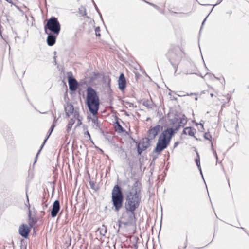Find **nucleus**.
I'll use <instances>...</instances> for the list:
<instances>
[{
  "instance_id": "f257e3e1",
  "label": "nucleus",
  "mask_w": 249,
  "mask_h": 249,
  "mask_svg": "<svg viewBox=\"0 0 249 249\" xmlns=\"http://www.w3.org/2000/svg\"><path fill=\"white\" fill-rule=\"evenodd\" d=\"M142 183L138 180L136 181L132 188L127 193L124 204V211H123L118 220V227L120 228L121 224L124 226H133L137 220L136 210L139 208L141 202V192Z\"/></svg>"
},
{
  "instance_id": "f03ea898",
  "label": "nucleus",
  "mask_w": 249,
  "mask_h": 249,
  "mask_svg": "<svg viewBox=\"0 0 249 249\" xmlns=\"http://www.w3.org/2000/svg\"><path fill=\"white\" fill-rule=\"evenodd\" d=\"M187 123L186 117L184 114L182 115L181 119L178 122L175 128L170 127L165 129L160 135L156 143V146L153 150V152L160 153L169 145L172 137L177 133L181 126Z\"/></svg>"
},
{
  "instance_id": "7ed1b4c3",
  "label": "nucleus",
  "mask_w": 249,
  "mask_h": 249,
  "mask_svg": "<svg viewBox=\"0 0 249 249\" xmlns=\"http://www.w3.org/2000/svg\"><path fill=\"white\" fill-rule=\"evenodd\" d=\"M85 104L92 115L97 114L99 109L100 100L97 92L91 87L87 89Z\"/></svg>"
},
{
  "instance_id": "20e7f679",
  "label": "nucleus",
  "mask_w": 249,
  "mask_h": 249,
  "mask_svg": "<svg viewBox=\"0 0 249 249\" xmlns=\"http://www.w3.org/2000/svg\"><path fill=\"white\" fill-rule=\"evenodd\" d=\"M112 210L116 212H118L124 206V196L123 189L118 184H116L111 191Z\"/></svg>"
},
{
  "instance_id": "39448f33",
  "label": "nucleus",
  "mask_w": 249,
  "mask_h": 249,
  "mask_svg": "<svg viewBox=\"0 0 249 249\" xmlns=\"http://www.w3.org/2000/svg\"><path fill=\"white\" fill-rule=\"evenodd\" d=\"M183 54V51L178 46H174L170 48L167 54L168 61L175 69V75H176L178 65L182 58Z\"/></svg>"
},
{
  "instance_id": "423d86ee",
  "label": "nucleus",
  "mask_w": 249,
  "mask_h": 249,
  "mask_svg": "<svg viewBox=\"0 0 249 249\" xmlns=\"http://www.w3.org/2000/svg\"><path fill=\"white\" fill-rule=\"evenodd\" d=\"M61 30V25L57 18L52 16L47 19L44 25V31L46 34L51 32L55 34H59Z\"/></svg>"
},
{
  "instance_id": "0eeeda50",
  "label": "nucleus",
  "mask_w": 249,
  "mask_h": 249,
  "mask_svg": "<svg viewBox=\"0 0 249 249\" xmlns=\"http://www.w3.org/2000/svg\"><path fill=\"white\" fill-rule=\"evenodd\" d=\"M151 141L147 137L143 138L137 144V152L139 155L151 145Z\"/></svg>"
},
{
  "instance_id": "6e6552de",
  "label": "nucleus",
  "mask_w": 249,
  "mask_h": 249,
  "mask_svg": "<svg viewBox=\"0 0 249 249\" xmlns=\"http://www.w3.org/2000/svg\"><path fill=\"white\" fill-rule=\"evenodd\" d=\"M67 77L70 92L71 94H73L77 89L78 82L73 77V74L71 71L67 72Z\"/></svg>"
},
{
  "instance_id": "1a4fd4ad",
  "label": "nucleus",
  "mask_w": 249,
  "mask_h": 249,
  "mask_svg": "<svg viewBox=\"0 0 249 249\" xmlns=\"http://www.w3.org/2000/svg\"><path fill=\"white\" fill-rule=\"evenodd\" d=\"M162 129L163 126L160 124L150 127L147 132V138L152 141Z\"/></svg>"
},
{
  "instance_id": "9d476101",
  "label": "nucleus",
  "mask_w": 249,
  "mask_h": 249,
  "mask_svg": "<svg viewBox=\"0 0 249 249\" xmlns=\"http://www.w3.org/2000/svg\"><path fill=\"white\" fill-rule=\"evenodd\" d=\"M26 199H27L26 202H27V203L28 204V205L26 204H25V205L28 206V225H29L28 227L31 229L36 223L37 220L32 216V213H31V211L30 210V205L29 203V197H28V196L27 192L26 193Z\"/></svg>"
},
{
  "instance_id": "9b49d317",
  "label": "nucleus",
  "mask_w": 249,
  "mask_h": 249,
  "mask_svg": "<svg viewBox=\"0 0 249 249\" xmlns=\"http://www.w3.org/2000/svg\"><path fill=\"white\" fill-rule=\"evenodd\" d=\"M31 228L26 224H22L19 227L18 232L22 237L27 239L29 237Z\"/></svg>"
},
{
  "instance_id": "f8f14e48",
  "label": "nucleus",
  "mask_w": 249,
  "mask_h": 249,
  "mask_svg": "<svg viewBox=\"0 0 249 249\" xmlns=\"http://www.w3.org/2000/svg\"><path fill=\"white\" fill-rule=\"evenodd\" d=\"M55 126V124H54V123H53L50 128V129L49 130L48 132V136H47V137L45 139V140H44L43 141V142L42 143V144H41V146H40V149H39V150L38 151L36 156V157H35V161H34V164L36 162V160H37V157H38V156L39 155V154H40L41 151L42 150L43 146H44L45 143L46 142L48 138L49 137V136H50V135L51 134V133H52L53 131V130L54 127Z\"/></svg>"
},
{
  "instance_id": "ddd939ff",
  "label": "nucleus",
  "mask_w": 249,
  "mask_h": 249,
  "mask_svg": "<svg viewBox=\"0 0 249 249\" xmlns=\"http://www.w3.org/2000/svg\"><path fill=\"white\" fill-rule=\"evenodd\" d=\"M118 82L119 89L122 91H124L126 87V80L124 73H120Z\"/></svg>"
},
{
  "instance_id": "4468645a",
  "label": "nucleus",
  "mask_w": 249,
  "mask_h": 249,
  "mask_svg": "<svg viewBox=\"0 0 249 249\" xmlns=\"http://www.w3.org/2000/svg\"><path fill=\"white\" fill-rule=\"evenodd\" d=\"M60 210V205L59 200L57 199L55 200L53 204V208L51 210V214L52 217H55L58 214Z\"/></svg>"
},
{
  "instance_id": "2eb2a0df",
  "label": "nucleus",
  "mask_w": 249,
  "mask_h": 249,
  "mask_svg": "<svg viewBox=\"0 0 249 249\" xmlns=\"http://www.w3.org/2000/svg\"><path fill=\"white\" fill-rule=\"evenodd\" d=\"M48 36L47 37V43L48 46H52L55 44L56 38L59 34H55L51 32H48Z\"/></svg>"
},
{
  "instance_id": "dca6fc26",
  "label": "nucleus",
  "mask_w": 249,
  "mask_h": 249,
  "mask_svg": "<svg viewBox=\"0 0 249 249\" xmlns=\"http://www.w3.org/2000/svg\"><path fill=\"white\" fill-rule=\"evenodd\" d=\"M64 109L66 116L69 117L71 115L73 114V117H74L75 110L74 109L73 106L71 103H68L67 106L65 107Z\"/></svg>"
},
{
  "instance_id": "f3484780",
  "label": "nucleus",
  "mask_w": 249,
  "mask_h": 249,
  "mask_svg": "<svg viewBox=\"0 0 249 249\" xmlns=\"http://www.w3.org/2000/svg\"><path fill=\"white\" fill-rule=\"evenodd\" d=\"M182 115V114L179 113H175L173 118H170L169 119L170 124L173 125L177 123H178V122L180 121V119H181Z\"/></svg>"
},
{
  "instance_id": "a211bd4d",
  "label": "nucleus",
  "mask_w": 249,
  "mask_h": 249,
  "mask_svg": "<svg viewBox=\"0 0 249 249\" xmlns=\"http://www.w3.org/2000/svg\"><path fill=\"white\" fill-rule=\"evenodd\" d=\"M100 132L103 135L106 140L109 142H112L113 136L112 134L108 132H104L102 129H100Z\"/></svg>"
},
{
  "instance_id": "6ab92c4d",
  "label": "nucleus",
  "mask_w": 249,
  "mask_h": 249,
  "mask_svg": "<svg viewBox=\"0 0 249 249\" xmlns=\"http://www.w3.org/2000/svg\"><path fill=\"white\" fill-rule=\"evenodd\" d=\"M74 118L75 119V120L76 119H77V124L76 125V126L74 127V129H75L77 126L80 125L82 124V118L80 116L78 111H77L76 109L75 110Z\"/></svg>"
},
{
  "instance_id": "aec40b11",
  "label": "nucleus",
  "mask_w": 249,
  "mask_h": 249,
  "mask_svg": "<svg viewBox=\"0 0 249 249\" xmlns=\"http://www.w3.org/2000/svg\"><path fill=\"white\" fill-rule=\"evenodd\" d=\"M196 158L195 159V162L196 163V166H197L198 168L199 169V170L200 171V173L202 176V178L204 179L201 168L200 166V157L199 154L197 151H196Z\"/></svg>"
},
{
  "instance_id": "412c9836",
  "label": "nucleus",
  "mask_w": 249,
  "mask_h": 249,
  "mask_svg": "<svg viewBox=\"0 0 249 249\" xmlns=\"http://www.w3.org/2000/svg\"><path fill=\"white\" fill-rule=\"evenodd\" d=\"M75 123V119L73 117L69 120L66 127V132L69 133L71 130L73 124Z\"/></svg>"
},
{
  "instance_id": "4be33fe9",
  "label": "nucleus",
  "mask_w": 249,
  "mask_h": 249,
  "mask_svg": "<svg viewBox=\"0 0 249 249\" xmlns=\"http://www.w3.org/2000/svg\"><path fill=\"white\" fill-rule=\"evenodd\" d=\"M93 117L92 119V122L95 125V129H101L100 127V124L98 122V118L97 116V114L92 115Z\"/></svg>"
},
{
  "instance_id": "5701e85b",
  "label": "nucleus",
  "mask_w": 249,
  "mask_h": 249,
  "mask_svg": "<svg viewBox=\"0 0 249 249\" xmlns=\"http://www.w3.org/2000/svg\"><path fill=\"white\" fill-rule=\"evenodd\" d=\"M188 128L187 134L190 136L194 137L197 141L200 140V139H197L195 136V134L196 133V129L191 126L188 127Z\"/></svg>"
},
{
  "instance_id": "b1692460",
  "label": "nucleus",
  "mask_w": 249,
  "mask_h": 249,
  "mask_svg": "<svg viewBox=\"0 0 249 249\" xmlns=\"http://www.w3.org/2000/svg\"><path fill=\"white\" fill-rule=\"evenodd\" d=\"M98 231H99L100 234L102 236H105L107 232V228L105 225H103L101 227L98 229Z\"/></svg>"
},
{
  "instance_id": "393cba45",
  "label": "nucleus",
  "mask_w": 249,
  "mask_h": 249,
  "mask_svg": "<svg viewBox=\"0 0 249 249\" xmlns=\"http://www.w3.org/2000/svg\"><path fill=\"white\" fill-rule=\"evenodd\" d=\"M144 2H145V3H147L148 4L152 6V7H153L154 8H155L156 9H157L160 13H161V14H163L164 13V11L163 10H162L160 8L159 6H158L157 5H156V4H154V3H151V2H148L145 0H142Z\"/></svg>"
},
{
  "instance_id": "a878e982",
  "label": "nucleus",
  "mask_w": 249,
  "mask_h": 249,
  "mask_svg": "<svg viewBox=\"0 0 249 249\" xmlns=\"http://www.w3.org/2000/svg\"><path fill=\"white\" fill-rule=\"evenodd\" d=\"M115 127L117 128V131L118 133H123L125 131V130L122 126L118 121L115 122Z\"/></svg>"
},
{
  "instance_id": "bb28decb",
  "label": "nucleus",
  "mask_w": 249,
  "mask_h": 249,
  "mask_svg": "<svg viewBox=\"0 0 249 249\" xmlns=\"http://www.w3.org/2000/svg\"><path fill=\"white\" fill-rule=\"evenodd\" d=\"M103 82L107 83L109 88L111 87V79L108 76H104L103 77Z\"/></svg>"
},
{
  "instance_id": "cd10ccee",
  "label": "nucleus",
  "mask_w": 249,
  "mask_h": 249,
  "mask_svg": "<svg viewBox=\"0 0 249 249\" xmlns=\"http://www.w3.org/2000/svg\"><path fill=\"white\" fill-rule=\"evenodd\" d=\"M78 13L82 17L86 16L87 15L86 8L83 6H80L78 9Z\"/></svg>"
},
{
  "instance_id": "c85d7f7f",
  "label": "nucleus",
  "mask_w": 249,
  "mask_h": 249,
  "mask_svg": "<svg viewBox=\"0 0 249 249\" xmlns=\"http://www.w3.org/2000/svg\"><path fill=\"white\" fill-rule=\"evenodd\" d=\"M193 122L195 123V124L196 126H197L198 125H200L201 129H198L200 131L202 132V131H203V130H204V122L203 120H201L199 123L196 122L195 121H193Z\"/></svg>"
},
{
  "instance_id": "c756f323",
  "label": "nucleus",
  "mask_w": 249,
  "mask_h": 249,
  "mask_svg": "<svg viewBox=\"0 0 249 249\" xmlns=\"http://www.w3.org/2000/svg\"><path fill=\"white\" fill-rule=\"evenodd\" d=\"M89 184L90 188L92 189H93V190H94L95 191L98 190V187L96 186V185L95 184V183H94V182L93 181L89 180Z\"/></svg>"
},
{
  "instance_id": "7c9ffc66",
  "label": "nucleus",
  "mask_w": 249,
  "mask_h": 249,
  "mask_svg": "<svg viewBox=\"0 0 249 249\" xmlns=\"http://www.w3.org/2000/svg\"><path fill=\"white\" fill-rule=\"evenodd\" d=\"M84 135L86 136H87V138H88L89 141H90V142L93 144H94L93 141H92L90 135L89 133V132L87 130L84 133Z\"/></svg>"
},
{
  "instance_id": "2f4dec72",
  "label": "nucleus",
  "mask_w": 249,
  "mask_h": 249,
  "mask_svg": "<svg viewBox=\"0 0 249 249\" xmlns=\"http://www.w3.org/2000/svg\"><path fill=\"white\" fill-rule=\"evenodd\" d=\"M204 138L205 139L209 140L210 142H211L212 136L209 133H205L204 134Z\"/></svg>"
},
{
  "instance_id": "473e14b6",
  "label": "nucleus",
  "mask_w": 249,
  "mask_h": 249,
  "mask_svg": "<svg viewBox=\"0 0 249 249\" xmlns=\"http://www.w3.org/2000/svg\"><path fill=\"white\" fill-rule=\"evenodd\" d=\"M149 101H144L142 103V105L146 107H147L148 108H152V105L151 104L149 103Z\"/></svg>"
},
{
  "instance_id": "72a5a7b5",
  "label": "nucleus",
  "mask_w": 249,
  "mask_h": 249,
  "mask_svg": "<svg viewBox=\"0 0 249 249\" xmlns=\"http://www.w3.org/2000/svg\"><path fill=\"white\" fill-rule=\"evenodd\" d=\"M95 35L97 36H99V37L101 36V34L100 33V29L99 26L96 27L95 28Z\"/></svg>"
},
{
  "instance_id": "f704fd0d",
  "label": "nucleus",
  "mask_w": 249,
  "mask_h": 249,
  "mask_svg": "<svg viewBox=\"0 0 249 249\" xmlns=\"http://www.w3.org/2000/svg\"><path fill=\"white\" fill-rule=\"evenodd\" d=\"M213 8H212V9H211V10L210 12L209 13V14L207 16V17L204 18V20H203V21H202V24H201V28H200V31H199V32H201V30H202V27H203V25L204 24V23H205V21H206V20H207V18L208 17V16H209V15L210 14V13H211V12L213 11Z\"/></svg>"
},
{
  "instance_id": "c9c22d12",
  "label": "nucleus",
  "mask_w": 249,
  "mask_h": 249,
  "mask_svg": "<svg viewBox=\"0 0 249 249\" xmlns=\"http://www.w3.org/2000/svg\"><path fill=\"white\" fill-rule=\"evenodd\" d=\"M213 8H212V9H211V10L210 12L209 13V14L207 16V17L204 18V20H203V21H202V24H201V28H200V31H199V32H201V30H202V27H203V25L204 24V23H205V21H206V20H207V18L208 17V16H209V15L210 14V13H211V12L213 11Z\"/></svg>"
},
{
  "instance_id": "e433bc0d",
  "label": "nucleus",
  "mask_w": 249,
  "mask_h": 249,
  "mask_svg": "<svg viewBox=\"0 0 249 249\" xmlns=\"http://www.w3.org/2000/svg\"><path fill=\"white\" fill-rule=\"evenodd\" d=\"M213 8H212V9H211V10L210 12L209 13V14L207 16V17L204 18V20H203V21H202V24H201V28H200V31H199V32H201V30H202V27H203V25L204 24V23H205V21H206V20H207V18L208 17V16H209V15L210 14V13H211V12L213 11Z\"/></svg>"
},
{
  "instance_id": "4c0bfd02",
  "label": "nucleus",
  "mask_w": 249,
  "mask_h": 249,
  "mask_svg": "<svg viewBox=\"0 0 249 249\" xmlns=\"http://www.w3.org/2000/svg\"><path fill=\"white\" fill-rule=\"evenodd\" d=\"M211 149L213 150V154L214 157H215V158L217 160L218 159L217 155L216 154V151L213 149V143L212 142H211Z\"/></svg>"
},
{
  "instance_id": "58836bf2",
  "label": "nucleus",
  "mask_w": 249,
  "mask_h": 249,
  "mask_svg": "<svg viewBox=\"0 0 249 249\" xmlns=\"http://www.w3.org/2000/svg\"><path fill=\"white\" fill-rule=\"evenodd\" d=\"M46 195V193L45 192V191H44L43 194V197L42 198V202L43 204L45 203V202H46V200H45Z\"/></svg>"
},
{
  "instance_id": "ea45409f",
  "label": "nucleus",
  "mask_w": 249,
  "mask_h": 249,
  "mask_svg": "<svg viewBox=\"0 0 249 249\" xmlns=\"http://www.w3.org/2000/svg\"><path fill=\"white\" fill-rule=\"evenodd\" d=\"M188 127H186L184 128L182 131V134L187 135V131L188 129Z\"/></svg>"
},
{
  "instance_id": "a19ab883",
  "label": "nucleus",
  "mask_w": 249,
  "mask_h": 249,
  "mask_svg": "<svg viewBox=\"0 0 249 249\" xmlns=\"http://www.w3.org/2000/svg\"><path fill=\"white\" fill-rule=\"evenodd\" d=\"M153 153V155H152V161H154L157 158H158V156L157 155H155L154 154V153L155 152H153V151L152 152ZM156 153V152H155ZM157 154H160V153L158 154V153H157Z\"/></svg>"
},
{
  "instance_id": "79ce46f5",
  "label": "nucleus",
  "mask_w": 249,
  "mask_h": 249,
  "mask_svg": "<svg viewBox=\"0 0 249 249\" xmlns=\"http://www.w3.org/2000/svg\"><path fill=\"white\" fill-rule=\"evenodd\" d=\"M48 204L47 203H44V204L42 203L43 209L44 210L46 208H47L48 207Z\"/></svg>"
},
{
  "instance_id": "37998d69",
  "label": "nucleus",
  "mask_w": 249,
  "mask_h": 249,
  "mask_svg": "<svg viewBox=\"0 0 249 249\" xmlns=\"http://www.w3.org/2000/svg\"><path fill=\"white\" fill-rule=\"evenodd\" d=\"M93 2L94 3V7H95V8L96 10L97 11V12L98 13H99V9L98 8L97 6L96 5V4H95V3L94 1H93Z\"/></svg>"
},
{
  "instance_id": "c03bdc74",
  "label": "nucleus",
  "mask_w": 249,
  "mask_h": 249,
  "mask_svg": "<svg viewBox=\"0 0 249 249\" xmlns=\"http://www.w3.org/2000/svg\"><path fill=\"white\" fill-rule=\"evenodd\" d=\"M222 0H218L217 3L215 4H214L213 5V6H215L216 5L219 4L222 1Z\"/></svg>"
},
{
  "instance_id": "a18cd8bd",
  "label": "nucleus",
  "mask_w": 249,
  "mask_h": 249,
  "mask_svg": "<svg viewBox=\"0 0 249 249\" xmlns=\"http://www.w3.org/2000/svg\"><path fill=\"white\" fill-rule=\"evenodd\" d=\"M179 144V142H175L174 144V148H176Z\"/></svg>"
},
{
  "instance_id": "49530a36",
  "label": "nucleus",
  "mask_w": 249,
  "mask_h": 249,
  "mask_svg": "<svg viewBox=\"0 0 249 249\" xmlns=\"http://www.w3.org/2000/svg\"><path fill=\"white\" fill-rule=\"evenodd\" d=\"M5 0L12 5H14V4L13 3V2L12 1V0Z\"/></svg>"
},
{
  "instance_id": "de8ad7c7",
  "label": "nucleus",
  "mask_w": 249,
  "mask_h": 249,
  "mask_svg": "<svg viewBox=\"0 0 249 249\" xmlns=\"http://www.w3.org/2000/svg\"><path fill=\"white\" fill-rule=\"evenodd\" d=\"M132 140L133 142L136 144V145L137 144V143H139V142H137L135 139L132 138Z\"/></svg>"
},
{
  "instance_id": "09e8293b",
  "label": "nucleus",
  "mask_w": 249,
  "mask_h": 249,
  "mask_svg": "<svg viewBox=\"0 0 249 249\" xmlns=\"http://www.w3.org/2000/svg\"><path fill=\"white\" fill-rule=\"evenodd\" d=\"M208 74L212 75H213V76L215 78H216V79H218V78L217 77H215V75H214V74H211V73H206V75H208Z\"/></svg>"
},
{
  "instance_id": "8fccbe9b",
  "label": "nucleus",
  "mask_w": 249,
  "mask_h": 249,
  "mask_svg": "<svg viewBox=\"0 0 249 249\" xmlns=\"http://www.w3.org/2000/svg\"><path fill=\"white\" fill-rule=\"evenodd\" d=\"M127 103L129 105L130 107L133 106V103H129V102H127Z\"/></svg>"
},
{
  "instance_id": "3c124183",
  "label": "nucleus",
  "mask_w": 249,
  "mask_h": 249,
  "mask_svg": "<svg viewBox=\"0 0 249 249\" xmlns=\"http://www.w3.org/2000/svg\"><path fill=\"white\" fill-rule=\"evenodd\" d=\"M187 246V239H186V242L184 243V248H186Z\"/></svg>"
},
{
  "instance_id": "603ef678",
  "label": "nucleus",
  "mask_w": 249,
  "mask_h": 249,
  "mask_svg": "<svg viewBox=\"0 0 249 249\" xmlns=\"http://www.w3.org/2000/svg\"><path fill=\"white\" fill-rule=\"evenodd\" d=\"M98 14H99V16L100 17V18H101L102 20V21H103V18H102V15H101V13H100V11H99V13H98Z\"/></svg>"
},
{
  "instance_id": "864d4df0",
  "label": "nucleus",
  "mask_w": 249,
  "mask_h": 249,
  "mask_svg": "<svg viewBox=\"0 0 249 249\" xmlns=\"http://www.w3.org/2000/svg\"><path fill=\"white\" fill-rule=\"evenodd\" d=\"M114 146H115L116 147L119 148V149H122V147L121 146H118V145L117 144H114Z\"/></svg>"
},
{
  "instance_id": "5fc2aeb1",
  "label": "nucleus",
  "mask_w": 249,
  "mask_h": 249,
  "mask_svg": "<svg viewBox=\"0 0 249 249\" xmlns=\"http://www.w3.org/2000/svg\"><path fill=\"white\" fill-rule=\"evenodd\" d=\"M240 229H242V230H243L244 231H245L246 232H246V230H245V229L244 228H243V227H240Z\"/></svg>"
},
{
  "instance_id": "6e6d98bb",
  "label": "nucleus",
  "mask_w": 249,
  "mask_h": 249,
  "mask_svg": "<svg viewBox=\"0 0 249 249\" xmlns=\"http://www.w3.org/2000/svg\"><path fill=\"white\" fill-rule=\"evenodd\" d=\"M138 249V246L137 245H135L134 249Z\"/></svg>"
},
{
  "instance_id": "4d7b16f0",
  "label": "nucleus",
  "mask_w": 249,
  "mask_h": 249,
  "mask_svg": "<svg viewBox=\"0 0 249 249\" xmlns=\"http://www.w3.org/2000/svg\"><path fill=\"white\" fill-rule=\"evenodd\" d=\"M238 123H237L236 126H235L236 129H237L238 128Z\"/></svg>"
},
{
  "instance_id": "13d9d810",
  "label": "nucleus",
  "mask_w": 249,
  "mask_h": 249,
  "mask_svg": "<svg viewBox=\"0 0 249 249\" xmlns=\"http://www.w3.org/2000/svg\"><path fill=\"white\" fill-rule=\"evenodd\" d=\"M41 213H43V215L45 213V212L44 211H41Z\"/></svg>"
},
{
  "instance_id": "bf43d9fd",
  "label": "nucleus",
  "mask_w": 249,
  "mask_h": 249,
  "mask_svg": "<svg viewBox=\"0 0 249 249\" xmlns=\"http://www.w3.org/2000/svg\"><path fill=\"white\" fill-rule=\"evenodd\" d=\"M171 13H174V14L177 13L176 12H174V11H171Z\"/></svg>"
},
{
  "instance_id": "052dcab7",
  "label": "nucleus",
  "mask_w": 249,
  "mask_h": 249,
  "mask_svg": "<svg viewBox=\"0 0 249 249\" xmlns=\"http://www.w3.org/2000/svg\"><path fill=\"white\" fill-rule=\"evenodd\" d=\"M120 231V228L118 229V230L117 231V233H119Z\"/></svg>"
},
{
  "instance_id": "680f3d73",
  "label": "nucleus",
  "mask_w": 249,
  "mask_h": 249,
  "mask_svg": "<svg viewBox=\"0 0 249 249\" xmlns=\"http://www.w3.org/2000/svg\"><path fill=\"white\" fill-rule=\"evenodd\" d=\"M210 95H211V97H213V93H211Z\"/></svg>"
},
{
  "instance_id": "e2e57ef3",
  "label": "nucleus",
  "mask_w": 249,
  "mask_h": 249,
  "mask_svg": "<svg viewBox=\"0 0 249 249\" xmlns=\"http://www.w3.org/2000/svg\"><path fill=\"white\" fill-rule=\"evenodd\" d=\"M99 149L100 150V151H101V152H103V151L101 149H100V148H99Z\"/></svg>"
},
{
  "instance_id": "0e129e2a",
  "label": "nucleus",
  "mask_w": 249,
  "mask_h": 249,
  "mask_svg": "<svg viewBox=\"0 0 249 249\" xmlns=\"http://www.w3.org/2000/svg\"><path fill=\"white\" fill-rule=\"evenodd\" d=\"M52 102V105H53V101L52 99V102Z\"/></svg>"
},
{
  "instance_id": "69168bd1",
  "label": "nucleus",
  "mask_w": 249,
  "mask_h": 249,
  "mask_svg": "<svg viewBox=\"0 0 249 249\" xmlns=\"http://www.w3.org/2000/svg\"><path fill=\"white\" fill-rule=\"evenodd\" d=\"M95 76H97V74L96 73H94Z\"/></svg>"
},
{
  "instance_id": "338daca9",
  "label": "nucleus",
  "mask_w": 249,
  "mask_h": 249,
  "mask_svg": "<svg viewBox=\"0 0 249 249\" xmlns=\"http://www.w3.org/2000/svg\"><path fill=\"white\" fill-rule=\"evenodd\" d=\"M197 99V97H196L195 98V100H196Z\"/></svg>"
},
{
  "instance_id": "774afa93",
  "label": "nucleus",
  "mask_w": 249,
  "mask_h": 249,
  "mask_svg": "<svg viewBox=\"0 0 249 249\" xmlns=\"http://www.w3.org/2000/svg\"><path fill=\"white\" fill-rule=\"evenodd\" d=\"M248 88L249 89V85L248 86Z\"/></svg>"
}]
</instances>
